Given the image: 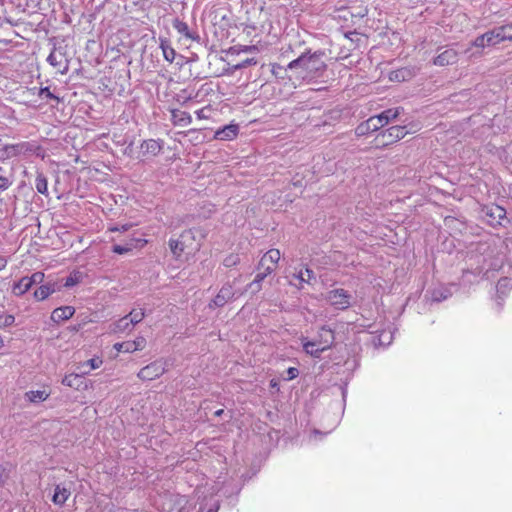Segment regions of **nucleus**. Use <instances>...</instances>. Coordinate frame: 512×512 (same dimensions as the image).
Here are the masks:
<instances>
[{"mask_svg":"<svg viewBox=\"0 0 512 512\" xmlns=\"http://www.w3.org/2000/svg\"><path fill=\"white\" fill-rule=\"evenodd\" d=\"M290 73H293L297 81L311 82L323 75L326 70V64L323 60L322 52L313 54H302L297 59L288 64Z\"/></svg>","mask_w":512,"mask_h":512,"instance_id":"obj_1","label":"nucleus"},{"mask_svg":"<svg viewBox=\"0 0 512 512\" xmlns=\"http://www.w3.org/2000/svg\"><path fill=\"white\" fill-rule=\"evenodd\" d=\"M36 155L44 158V149L36 141H22L14 144H5L0 147V160Z\"/></svg>","mask_w":512,"mask_h":512,"instance_id":"obj_2","label":"nucleus"},{"mask_svg":"<svg viewBox=\"0 0 512 512\" xmlns=\"http://www.w3.org/2000/svg\"><path fill=\"white\" fill-rule=\"evenodd\" d=\"M196 231L193 229L185 230L177 240L171 239L169 246L172 254L175 257H180L182 253H192L199 249V244L195 243Z\"/></svg>","mask_w":512,"mask_h":512,"instance_id":"obj_3","label":"nucleus"},{"mask_svg":"<svg viewBox=\"0 0 512 512\" xmlns=\"http://www.w3.org/2000/svg\"><path fill=\"white\" fill-rule=\"evenodd\" d=\"M48 63L65 75L69 70V57L66 46H55L47 58Z\"/></svg>","mask_w":512,"mask_h":512,"instance_id":"obj_4","label":"nucleus"},{"mask_svg":"<svg viewBox=\"0 0 512 512\" xmlns=\"http://www.w3.org/2000/svg\"><path fill=\"white\" fill-rule=\"evenodd\" d=\"M167 363L163 359H158L145 367L141 368L137 373V377L142 381H152L159 378L167 371Z\"/></svg>","mask_w":512,"mask_h":512,"instance_id":"obj_5","label":"nucleus"},{"mask_svg":"<svg viewBox=\"0 0 512 512\" xmlns=\"http://www.w3.org/2000/svg\"><path fill=\"white\" fill-rule=\"evenodd\" d=\"M45 275L43 272H35L31 276L22 277L18 282L14 283L12 293L15 296H22L31 289L33 285L42 284Z\"/></svg>","mask_w":512,"mask_h":512,"instance_id":"obj_6","label":"nucleus"},{"mask_svg":"<svg viewBox=\"0 0 512 512\" xmlns=\"http://www.w3.org/2000/svg\"><path fill=\"white\" fill-rule=\"evenodd\" d=\"M352 295L342 289H334L328 292L326 299L329 303L334 306L336 309L345 310L352 304Z\"/></svg>","mask_w":512,"mask_h":512,"instance_id":"obj_7","label":"nucleus"},{"mask_svg":"<svg viewBox=\"0 0 512 512\" xmlns=\"http://www.w3.org/2000/svg\"><path fill=\"white\" fill-rule=\"evenodd\" d=\"M438 51L439 53L433 59V64L435 66L444 67L457 63L459 53L455 49L447 47L444 50L440 48Z\"/></svg>","mask_w":512,"mask_h":512,"instance_id":"obj_8","label":"nucleus"},{"mask_svg":"<svg viewBox=\"0 0 512 512\" xmlns=\"http://www.w3.org/2000/svg\"><path fill=\"white\" fill-rule=\"evenodd\" d=\"M384 127V124L382 123L381 117L378 115L370 117L365 122H362L356 127V135L357 136H364L369 133L375 132L379 130L380 128Z\"/></svg>","mask_w":512,"mask_h":512,"instance_id":"obj_9","label":"nucleus"},{"mask_svg":"<svg viewBox=\"0 0 512 512\" xmlns=\"http://www.w3.org/2000/svg\"><path fill=\"white\" fill-rule=\"evenodd\" d=\"M146 346V339L143 336H138L133 341H125L121 343H115L114 349L118 352L133 353L144 349Z\"/></svg>","mask_w":512,"mask_h":512,"instance_id":"obj_10","label":"nucleus"},{"mask_svg":"<svg viewBox=\"0 0 512 512\" xmlns=\"http://www.w3.org/2000/svg\"><path fill=\"white\" fill-rule=\"evenodd\" d=\"M236 292L233 288V285L230 283H226L219 290L218 294L212 300V304L216 307L224 306L229 300H231L235 296Z\"/></svg>","mask_w":512,"mask_h":512,"instance_id":"obj_11","label":"nucleus"},{"mask_svg":"<svg viewBox=\"0 0 512 512\" xmlns=\"http://www.w3.org/2000/svg\"><path fill=\"white\" fill-rule=\"evenodd\" d=\"M406 133L407 132L405 130V127H403V126H392V127L388 128L385 132H383L381 134V137L383 139H385L383 141V144L384 145H388V144L394 143V142L404 138Z\"/></svg>","mask_w":512,"mask_h":512,"instance_id":"obj_12","label":"nucleus"},{"mask_svg":"<svg viewBox=\"0 0 512 512\" xmlns=\"http://www.w3.org/2000/svg\"><path fill=\"white\" fill-rule=\"evenodd\" d=\"M335 340L334 332L332 329L323 326L318 332L317 339L314 341L317 342L319 347H322L325 350L329 349Z\"/></svg>","mask_w":512,"mask_h":512,"instance_id":"obj_13","label":"nucleus"},{"mask_svg":"<svg viewBox=\"0 0 512 512\" xmlns=\"http://www.w3.org/2000/svg\"><path fill=\"white\" fill-rule=\"evenodd\" d=\"M75 313V309L72 306H62L53 310L51 314V320L58 323L60 321L70 319Z\"/></svg>","mask_w":512,"mask_h":512,"instance_id":"obj_14","label":"nucleus"},{"mask_svg":"<svg viewBox=\"0 0 512 512\" xmlns=\"http://www.w3.org/2000/svg\"><path fill=\"white\" fill-rule=\"evenodd\" d=\"M239 131L237 124H229L215 132V138L219 140H232L234 139Z\"/></svg>","mask_w":512,"mask_h":512,"instance_id":"obj_15","label":"nucleus"},{"mask_svg":"<svg viewBox=\"0 0 512 512\" xmlns=\"http://www.w3.org/2000/svg\"><path fill=\"white\" fill-rule=\"evenodd\" d=\"M280 256H281V254L278 249H270L261 258V260L259 262V267L271 266V267H273V270H274L276 267V264L280 260Z\"/></svg>","mask_w":512,"mask_h":512,"instance_id":"obj_16","label":"nucleus"},{"mask_svg":"<svg viewBox=\"0 0 512 512\" xmlns=\"http://www.w3.org/2000/svg\"><path fill=\"white\" fill-rule=\"evenodd\" d=\"M487 40L490 46H495L503 41H507L504 31L501 26L495 27L492 30L486 32ZM510 38V36H508Z\"/></svg>","mask_w":512,"mask_h":512,"instance_id":"obj_17","label":"nucleus"},{"mask_svg":"<svg viewBox=\"0 0 512 512\" xmlns=\"http://www.w3.org/2000/svg\"><path fill=\"white\" fill-rule=\"evenodd\" d=\"M57 290L56 283H46L42 284L37 290L34 292L35 299L42 301L49 297Z\"/></svg>","mask_w":512,"mask_h":512,"instance_id":"obj_18","label":"nucleus"},{"mask_svg":"<svg viewBox=\"0 0 512 512\" xmlns=\"http://www.w3.org/2000/svg\"><path fill=\"white\" fill-rule=\"evenodd\" d=\"M50 396V391L46 389L42 390H30L25 393L24 397L30 403H40L45 401Z\"/></svg>","mask_w":512,"mask_h":512,"instance_id":"obj_19","label":"nucleus"},{"mask_svg":"<svg viewBox=\"0 0 512 512\" xmlns=\"http://www.w3.org/2000/svg\"><path fill=\"white\" fill-rule=\"evenodd\" d=\"M70 494L71 492L69 489L61 485H56L54 495L52 497V502L55 505L62 506L67 501Z\"/></svg>","mask_w":512,"mask_h":512,"instance_id":"obj_20","label":"nucleus"},{"mask_svg":"<svg viewBox=\"0 0 512 512\" xmlns=\"http://www.w3.org/2000/svg\"><path fill=\"white\" fill-rule=\"evenodd\" d=\"M162 146L159 141L154 139H149L143 141L141 144V151L143 154L157 155L160 153Z\"/></svg>","mask_w":512,"mask_h":512,"instance_id":"obj_21","label":"nucleus"},{"mask_svg":"<svg viewBox=\"0 0 512 512\" xmlns=\"http://www.w3.org/2000/svg\"><path fill=\"white\" fill-rule=\"evenodd\" d=\"M133 326L129 321V316H124L112 324L111 331L113 333H125L132 331Z\"/></svg>","mask_w":512,"mask_h":512,"instance_id":"obj_22","label":"nucleus"},{"mask_svg":"<svg viewBox=\"0 0 512 512\" xmlns=\"http://www.w3.org/2000/svg\"><path fill=\"white\" fill-rule=\"evenodd\" d=\"M103 364V360L100 357H94L88 361L81 363L78 369L82 374H88L91 370L99 368Z\"/></svg>","mask_w":512,"mask_h":512,"instance_id":"obj_23","label":"nucleus"},{"mask_svg":"<svg viewBox=\"0 0 512 512\" xmlns=\"http://www.w3.org/2000/svg\"><path fill=\"white\" fill-rule=\"evenodd\" d=\"M302 344H303V349L304 351L313 356V357H320L321 353L324 351V349L322 347H319L317 342L312 340V341H308V340H303L302 341Z\"/></svg>","mask_w":512,"mask_h":512,"instance_id":"obj_24","label":"nucleus"},{"mask_svg":"<svg viewBox=\"0 0 512 512\" xmlns=\"http://www.w3.org/2000/svg\"><path fill=\"white\" fill-rule=\"evenodd\" d=\"M35 188L38 193L48 196V180L42 172H37L35 178Z\"/></svg>","mask_w":512,"mask_h":512,"instance_id":"obj_25","label":"nucleus"},{"mask_svg":"<svg viewBox=\"0 0 512 512\" xmlns=\"http://www.w3.org/2000/svg\"><path fill=\"white\" fill-rule=\"evenodd\" d=\"M271 72L278 79H285V78H289L290 80L294 79L293 73H291L290 75L288 74L290 72L288 65L286 67H283L279 64L274 63V64H272Z\"/></svg>","mask_w":512,"mask_h":512,"instance_id":"obj_26","label":"nucleus"},{"mask_svg":"<svg viewBox=\"0 0 512 512\" xmlns=\"http://www.w3.org/2000/svg\"><path fill=\"white\" fill-rule=\"evenodd\" d=\"M258 269H263L262 272H259L256 276H255V279L248 285V287H253L254 285H257V290H260L261 289V282L269 275L273 272V267L271 266H266V267H259L258 266Z\"/></svg>","mask_w":512,"mask_h":512,"instance_id":"obj_27","label":"nucleus"},{"mask_svg":"<svg viewBox=\"0 0 512 512\" xmlns=\"http://www.w3.org/2000/svg\"><path fill=\"white\" fill-rule=\"evenodd\" d=\"M293 277L300 281V283H311V280L315 278L314 272L305 267L304 269H300L298 272L293 274Z\"/></svg>","mask_w":512,"mask_h":512,"instance_id":"obj_28","label":"nucleus"},{"mask_svg":"<svg viewBox=\"0 0 512 512\" xmlns=\"http://www.w3.org/2000/svg\"><path fill=\"white\" fill-rule=\"evenodd\" d=\"M400 114V108L395 109H387L380 113L378 116L381 117L382 123L385 125L388 124L390 120L396 119Z\"/></svg>","mask_w":512,"mask_h":512,"instance_id":"obj_29","label":"nucleus"},{"mask_svg":"<svg viewBox=\"0 0 512 512\" xmlns=\"http://www.w3.org/2000/svg\"><path fill=\"white\" fill-rule=\"evenodd\" d=\"M81 379L82 376L79 374H69L63 378L62 384L68 387L78 388L80 386Z\"/></svg>","mask_w":512,"mask_h":512,"instance_id":"obj_30","label":"nucleus"},{"mask_svg":"<svg viewBox=\"0 0 512 512\" xmlns=\"http://www.w3.org/2000/svg\"><path fill=\"white\" fill-rule=\"evenodd\" d=\"M127 316H129V321L134 327L143 320L145 312L143 308L133 309Z\"/></svg>","mask_w":512,"mask_h":512,"instance_id":"obj_31","label":"nucleus"},{"mask_svg":"<svg viewBox=\"0 0 512 512\" xmlns=\"http://www.w3.org/2000/svg\"><path fill=\"white\" fill-rule=\"evenodd\" d=\"M15 323V317L5 311L0 312V329H5L13 326Z\"/></svg>","mask_w":512,"mask_h":512,"instance_id":"obj_32","label":"nucleus"},{"mask_svg":"<svg viewBox=\"0 0 512 512\" xmlns=\"http://www.w3.org/2000/svg\"><path fill=\"white\" fill-rule=\"evenodd\" d=\"M12 185V180L7 176L4 168L0 167V191L7 190Z\"/></svg>","mask_w":512,"mask_h":512,"instance_id":"obj_33","label":"nucleus"},{"mask_svg":"<svg viewBox=\"0 0 512 512\" xmlns=\"http://www.w3.org/2000/svg\"><path fill=\"white\" fill-rule=\"evenodd\" d=\"M471 47H475V48H479V49H484L486 47H490V44L487 40L486 33L476 37L475 40L471 43Z\"/></svg>","mask_w":512,"mask_h":512,"instance_id":"obj_34","label":"nucleus"},{"mask_svg":"<svg viewBox=\"0 0 512 512\" xmlns=\"http://www.w3.org/2000/svg\"><path fill=\"white\" fill-rule=\"evenodd\" d=\"M391 342L392 333L390 331H382L378 336V342H375V344H378L380 346H386L389 345Z\"/></svg>","mask_w":512,"mask_h":512,"instance_id":"obj_35","label":"nucleus"},{"mask_svg":"<svg viewBox=\"0 0 512 512\" xmlns=\"http://www.w3.org/2000/svg\"><path fill=\"white\" fill-rule=\"evenodd\" d=\"M240 263V257L238 254H230L223 260V265L227 268H231Z\"/></svg>","mask_w":512,"mask_h":512,"instance_id":"obj_36","label":"nucleus"},{"mask_svg":"<svg viewBox=\"0 0 512 512\" xmlns=\"http://www.w3.org/2000/svg\"><path fill=\"white\" fill-rule=\"evenodd\" d=\"M512 288V281L509 278H502L497 283V290L502 292Z\"/></svg>","mask_w":512,"mask_h":512,"instance_id":"obj_37","label":"nucleus"},{"mask_svg":"<svg viewBox=\"0 0 512 512\" xmlns=\"http://www.w3.org/2000/svg\"><path fill=\"white\" fill-rule=\"evenodd\" d=\"M174 27L179 33L189 37L188 25L185 22L176 20L174 23Z\"/></svg>","mask_w":512,"mask_h":512,"instance_id":"obj_38","label":"nucleus"},{"mask_svg":"<svg viewBox=\"0 0 512 512\" xmlns=\"http://www.w3.org/2000/svg\"><path fill=\"white\" fill-rule=\"evenodd\" d=\"M132 250V245H126V246H122V245H114L112 247V251L114 253H117V254H126L128 252H130Z\"/></svg>","mask_w":512,"mask_h":512,"instance_id":"obj_39","label":"nucleus"},{"mask_svg":"<svg viewBox=\"0 0 512 512\" xmlns=\"http://www.w3.org/2000/svg\"><path fill=\"white\" fill-rule=\"evenodd\" d=\"M163 49V55H164V58L169 61V62H172L175 58V51L173 48L171 47H162Z\"/></svg>","mask_w":512,"mask_h":512,"instance_id":"obj_40","label":"nucleus"},{"mask_svg":"<svg viewBox=\"0 0 512 512\" xmlns=\"http://www.w3.org/2000/svg\"><path fill=\"white\" fill-rule=\"evenodd\" d=\"M79 283V276L77 274L70 275L66 278L64 286L69 288Z\"/></svg>","mask_w":512,"mask_h":512,"instance_id":"obj_41","label":"nucleus"},{"mask_svg":"<svg viewBox=\"0 0 512 512\" xmlns=\"http://www.w3.org/2000/svg\"><path fill=\"white\" fill-rule=\"evenodd\" d=\"M503 31H504V34L505 36H510V38H506L507 41H512V22L511 23H507L505 25H501Z\"/></svg>","mask_w":512,"mask_h":512,"instance_id":"obj_42","label":"nucleus"},{"mask_svg":"<svg viewBox=\"0 0 512 512\" xmlns=\"http://www.w3.org/2000/svg\"><path fill=\"white\" fill-rule=\"evenodd\" d=\"M286 373H287L286 380H293L298 376L299 371L295 367H290L287 369Z\"/></svg>","mask_w":512,"mask_h":512,"instance_id":"obj_43","label":"nucleus"},{"mask_svg":"<svg viewBox=\"0 0 512 512\" xmlns=\"http://www.w3.org/2000/svg\"><path fill=\"white\" fill-rule=\"evenodd\" d=\"M40 96L50 98V99H57V97L50 91V89L48 87L40 89Z\"/></svg>","mask_w":512,"mask_h":512,"instance_id":"obj_44","label":"nucleus"},{"mask_svg":"<svg viewBox=\"0 0 512 512\" xmlns=\"http://www.w3.org/2000/svg\"><path fill=\"white\" fill-rule=\"evenodd\" d=\"M408 71L406 69H400V70H397L395 72L392 73V75H394V77H391V79H397V80H404L405 79V74L407 73Z\"/></svg>","mask_w":512,"mask_h":512,"instance_id":"obj_45","label":"nucleus"},{"mask_svg":"<svg viewBox=\"0 0 512 512\" xmlns=\"http://www.w3.org/2000/svg\"><path fill=\"white\" fill-rule=\"evenodd\" d=\"M492 214L497 215L499 218H503L505 216V210L499 206H496Z\"/></svg>","mask_w":512,"mask_h":512,"instance_id":"obj_46","label":"nucleus"},{"mask_svg":"<svg viewBox=\"0 0 512 512\" xmlns=\"http://www.w3.org/2000/svg\"><path fill=\"white\" fill-rule=\"evenodd\" d=\"M5 477L6 469L3 466H0V486L3 484Z\"/></svg>","mask_w":512,"mask_h":512,"instance_id":"obj_47","label":"nucleus"},{"mask_svg":"<svg viewBox=\"0 0 512 512\" xmlns=\"http://www.w3.org/2000/svg\"><path fill=\"white\" fill-rule=\"evenodd\" d=\"M129 229V225H122L121 227H114V228H111L110 230L111 231H127Z\"/></svg>","mask_w":512,"mask_h":512,"instance_id":"obj_48","label":"nucleus"},{"mask_svg":"<svg viewBox=\"0 0 512 512\" xmlns=\"http://www.w3.org/2000/svg\"><path fill=\"white\" fill-rule=\"evenodd\" d=\"M7 259L4 256H0V271L3 270L7 265Z\"/></svg>","mask_w":512,"mask_h":512,"instance_id":"obj_49","label":"nucleus"},{"mask_svg":"<svg viewBox=\"0 0 512 512\" xmlns=\"http://www.w3.org/2000/svg\"><path fill=\"white\" fill-rule=\"evenodd\" d=\"M219 504H214L213 507L209 508L207 512H218Z\"/></svg>","mask_w":512,"mask_h":512,"instance_id":"obj_50","label":"nucleus"},{"mask_svg":"<svg viewBox=\"0 0 512 512\" xmlns=\"http://www.w3.org/2000/svg\"><path fill=\"white\" fill-rule=\"evenodd\" d=\"M442 298L445 299L446 296L440 295V297H438V296H436V293L433 294V299L436 301H440Z\"/></svg>","mask_w":512,"mask_h":512,"instance_id":"obj_51","label":"nucleus"},{"mask_svg":"<svg viewBox=\"0 0 512 512\" xmlns=\"http://www.w3.org/2000/svg\"><path fill=\"white\" fill-rule=\"evenodd\" d=\"M224 413V410L223 409H219L217 411L214 412V415L216 417H220L222 414Z\"/></svg>","mask_w":512,"mask_h":512,"instance_id":"obj_52","label":"nucleus"},{"mask_svg":"<svg viewBox=\"0 0 512 512\" xmlns=\"http://www.w3.org/2000/svg\"><path fill=\"white\" fill-rule=\"evenodd\" d=\"M270 386H271L272 388H276V387L278 386L277 381H276L275 379H272V380L270 381Z\"/></svg>","mask_w":512,"mask_h":512,"instance_id":"obj_53","label":"nucleus"},{"mask_svg":"<svg viewBox=\"0 0 512 512\" xmlns=\"http://www.w3.org/2000/svg\"><path fill=\"white\" fill-rule=\"evenodd\" d=\"M4 345V341H3V338L0 336V349L3 347Z\"/></svg>","mask_w":512,"mask_h":512,"instance_id":"obj_54","label":"nucleus"},{"mask_svg":"<svg viewBox=\"0 0 512 512\" xmlns=\"http://www.w3.org/2000/svg\"><path fill=\"white\" fill-rule=\"evenodd\" d=\"M251 289H253L254 292H258L259 290H257V285H254L253 287H250Z\"/></svg>","mask_w":512,"mask_h":512,"instance_id":"obj_55","label":"nucleus"},{"mask_svg":"<svg viewBox=\"0 0 512 512\" xmlns=\"http://www.w3.org/2000/svg\"><path fill=\"white\" fill-rule=\"evenodd\" d=\"M470 50H471V47L467 48L464 52H465V53H469V52H470Z\"/></svg>","mask_w":512,"mask_h":512,"instance_id":"obj_56","label":"nucleus"}]
</instances>
